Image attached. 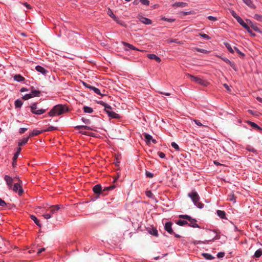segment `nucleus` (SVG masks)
Wrapping results in <instances>:
<instances>
[{"label":"nucleus","instance_id":"052dcab7","mask_svg":"<svg viewBox=\"0 0 262 262\" xmlns=\"http://www.w3.org/2000/svg\"><path fill=\"white\" fill-rule=\"evenodd\" d=\"M45 251V248H42L38 250L37 252V255H39L42 252Z\"/></svg>","mask_w":262,"mask_h":262},{"label":"nucleus","instance_id":"680f3d73","mask_svg":"<svg viewBox=\"0 0 262 262\" xmlns=\"http://www.w3.org/2000/svg\"><path fill=\"white\" fill-rule=\"evenodd\" d=\"M169 42H176L180 44H182V43L180 41H178L177 39L169 40Z\"/></svg>","mask_w":262,"mask_h":262},{"label":"nucleus","instance_id":"bb28decb","mask_svg":"<svg viewBox=\"0 0 262 262\" xmlns=\"http://www.w3.org/2000/svg\"><path fill=\"white\" fill-rule=\"evenodd\" d=\"M42 132L41 131H40V130H33L32 132H31L30 134H29V136H28V137L30 138H31L32 137H34L35 136H37L39 134H40Z\"/></svg>","mask_w":262,"mask_h":262},{"label":"nucleus","instance_id":"f704fd0d","mask_svg":"<svg viewBox=\"0 0 262 262\" xmlns=\"http://www.w3.org/2000/svg\"><path fill=\"white\" fill-rule=\"evenodd\" d=\"M202 255L203 256V257L206 258V259H209V260H211V259H213V258H214V257L213 256H212L211 254H208V253H203L202 254Z\"/></svg>","mask_w":262,"mask_h":262},{"label":"nucleus","instance_id":"a19ab883","mask_svg":"<svg viewBox=\"0 0 262 262\" xmlns=\"http://www.w3.org/2000/svg\"><path fill=\"white\" fill-rule=\"evenodd\" d=\"M254 18L258 21H262V15H261L255 14L254 15Z\"/></svg>","mask_w":262,"mask_h":262},{"label":"nucleus","instance_id":"423d86ee","mask_svg":"<svg viewBox=\"0 0 262 262\" xmlns=\"http://www.w3.org/2000/svg\"><path fill=\"white\" fill-rule=\"evenodd\" d=\"M32 112L35 114L41 115L45 112V110L43 109H37L36 103L33 104L31 106Z\"/></svg>","mask_w":262,"mask_h":262},{"label":"nucleus","instance_id":"5fc2aeb1","mask_svg":"<svg viewBox=\"0 0 262 262\" xmlns=\"http://www.w3.org/2000/svg\"><path fill=\"white\" fill-rule=\"evenodd\" d=\"M55 129H56V128L55 127H54V126H50L48 128H47L46 130H45V131H51V130H55Z\"/></svg>","mask_w":262,"mask_h":262},{"label":"nucleus","instance_id":"338daca9","mask_svg":"<svg viewBox=\"0 0 262 262\" xmlns=\"http://www.w3.org/2000/svg\"><path fill=\"white\" fill-rule=\"evenodd\" d=\"M139 2H140V0H135L134 1V4L135 5H137L139 4Z\"/></svg>","mask_w":262,"mask_h":262},{"label":"nucleus","instance_id":"f3484780","mask_svg":"<svg viewBox=\"0 0 262 262\" xmlns=\"http://www.w3.org/2000/svg\"><path fill=\"white\" fill-rule=\"evenodd\" d=\"M187 5L188 4L186 3L179 2L174 3L172 5V6L174 8H178V7L183 8V7H186L187 6Z\"/></svg>","mask_w":262,"mask_h":262},{"label":"nucleus","instance_id":"58836bf2","mask_svg":"<svg viewBox=\"0 0 262 262\" xmlns=\"http://www.w3.org/2000/svg\"><path fill=\"white\" fill-rule=\"evenodd\" d=\"M83 110L85 113H92L93 112V109L89 106H84Z\"/></svg>","mask_w":262,"mask_h":262},{"label":"nucleus","instance_id":"864d4df0","mask_svg":"<svg viewBox=\"0 0 262 262\" xmlns=\"http://www.w3.org/2000/svg\"><path fill=\"white\" fill-rule=\"evenodd\" d=\"M193 121L198 126H201L203 125V124L201 123V122H200L199 120H193Z\"/></svg>","mask_w":262,"mask_h":262},{"label":"nucleus","instance_id":"de8ad7c7","mask_svg":"<svg viewBox=\"0 0 262 262\" xmlns=\"http://www.w3.org/2000/svg\"><path fill=\"white\" fill-rule=\"evenodd\" d=\"M225 256V253L224 252H219L217 254V256L218 258H222Z\"/></svg>","mask_w":262,"mask_h":262},{"label":"nucleus","instance_id":"6e6d98bb","mask_svg":"<svg viewBox=\"0 0 262 262\" xmlns=\"http://www.w3.org/2000/svg\"><path fill=\"white\" fill-rule=\"evenodd\" d=\"M18 156H19V154L16 153V152L15 154V155H14V157L13 158V160L14 161V162L16 161V160H17Z\"/></svg>","mask_w":262,"mask_h":262},{"label":"nucleus","instance_id":"e433bc0d","mask_svg":"<svg viewBox=\"0 0 262 262\" xmlns=\"http://www.w3.org/2000/svg\"><path fill=\"white\" fill-rule=\"evenodd\" d=\"M225 45L230 53H233L234 52L233 49L232 48L231 45L229 43H225Z\"/></svg>","mask_w":262,"mask_h":262},{"label":"nucleus","instance_id":"603ef678","mask_svg":"<svg viewBox=\"0 0 262 262\" xmlns=\"http://www.w3.org/2000/svg\"><path fill=\"white\" fill-rule=\"evenodd\" d=\"M28 129L27 128H20L19 130V133L20 134H23L25 131H26Z\"/></svg>","mask_w":262,"mask_h":262},{"label":"nucleus","instance_id":"5701e85b","mask_svg":"<svg viewBox=\"0 0 262 262\" xmlns=\"http://www.w3.org/2000/svg\"><path fill=\"white\" fill-rule=\"evenodd\" d=\"M60 209L59 205L51 206L50 207V211L52 214H54Z\"/></svg>","mask_w":262,"mask_h":262},{"label":"nucleus","instance_id":"b1692460","mask_svg":"<svg viewBox=\"0 0 262 262\" xmlns=\"http://www.w3.org/2000/svg\"><path fill=\"white\" fill-rule=\"evenodd\" d=\"M29 139V137L24 138L22 139L21 140H20L18 142V145L19 146H23L25 145L27 142L28 141V140Z\"/></svg>","mask_w":262,"mask_h":262},{"label":"nucleus","instance_id":"8fccbe9b","mask_svg":"<svg viewBox=\"0 0 262 262\" xmlns=\"http://www.w3.org/2000/svg\"><path fill=\"white\" fill-rule=\"evenodd\" d=\"M208 19L211 21H216L217 20V18L215 17L212 16H209L208 17Z\"/></svg>","mask_w":262,"mask_h":262},{"label":"nucleus","instance_id":"2eb2a0df","mask_svg":"<svg viewBox=\"0 0 262 262\" xmlns=\"http://www.w3.org/2000/svg\"><path fill=\"white\" fill-rule=\"evenodd\" d=\"M172 223L171 222H167L165 225V229L169 233L172 234L173 233V230L172 229Z\"/></svg>","mask_w":262,"mask_h":262},{"label":"nucleus","instance_id":"ea45409f","mask_svg":"<svg viewBox=\"0 0 262 262\" xmlns=\"http://www.w3.org/2000/svg\"><path fill=\"white\" fill-rule=\"evenodd\" d=\"M89 88L93 90L97 94L101 95L100 91L98 89L93 86H90Z\"/></svg>","mask_w":262,"mask_h":262},{"label":"nucleus","instance_id":"aec40b11","mask_svg":"<svg viewBox=\"0 0 262 262\" xmlns=\"http://www.w3.org/2000/svg\"><path fill=\"white\" fill-rule=\"evenodd\" d=\"M107 14L108 15L111 17L115 21H116L117 23L118 24H120L121 25H122V24L120 22V21H119V20L118 19V18L116 17V16L114 14L113 12H112V10H111L110 9L108 10V12H107Z\"/></svg>","mask_w":262,"mask_h":262},{"label":"nucleus","instance_id":"39448f33","mask_svg":"<svg viewBox=\"0 0 262 262\" xmlns=\"http://www.w3.org/2000/svg\"><path fill=\"white\" fill-rule=\"evenodd\" d=\"M105 111L110 118L116 119L120 118V116L118 114L111 110V107L110 106H105Z\"/></svg>","mask_w":262,"mask_h":262},{"label":"nucleus","instance_id":"c9c22d12","mask_svg":"<svg viewBox=\"0 0 262 262\" xmlns=\"http://www.w3.org/2000/svg\"><path fill=\"white\" fill-rule=\"evenodd\" d=\"M176 223L181 226L188 224V222L187 221L181 220L177 221Z\"/></svg>","mask_w":262,"mask_h":262},{"label":"nucleus","instance_id":"37998d69","mask_svg":"<svg viewBox=\"0 0 262 262\" xmlns=\"http://www.w3.org/2000/svg\"><path fill=\"white\" fill-rule=\"evenodd\" d=\"M188 196H198V194L196 191H192L191 193L188 194Z\"/></svg>","mask_w":262,"mask_h":262},{"label":"nucleus","instance_id":"a18cd8bd","mask_svg":"<svg viewBox=\"0 0 262 262\" xmlns=\"http://www.w3.org/2000/svg\"><path fill=\"white\" fill-rule=\"evenodd\" d=\"M140 2L144 5L148 6L149 5L148 0H140Z\"/></svg>","mask_w":262,"mask_h":262},{"label":"nucleus","instance_id":"c85d7f7f","mask_svg":"<svg viewBox=\"0 0 262 262\" xmlns=\"http://www.w3.org/2000/svg\"><path fill=\"white\" fill-rule=\"evenodd\" d=\"M31 219L35 222V223L39 227H41V225L40 224L39 221L37 219V217L33 215H30Z\"/></svg>","mask_w":262,"mask_h":262},{"label":"nucleus","instance_id":"2f4dec72","mask_svg":"<svg viewBox=\"0 0 262 262\" xmlns=\"http://www.w3.org/2000/svg\"><path fill=\"white\" fill-rule=\"evenodd\" d=\"M262 255V250L259 249L257 250L254 255V256L256 258H259Z\"/></svg>","mask_w":262,"mask_h":262},{"label":"nucleus","instance_id":"c756f323","mask_svg":"<svg viewBox=\"0 0 262 262\" xmlns=\"http://www.w3.org/2000/svg\"><path fill=\"white\" fill-rule=\"evenodd\" d=\"M14 79L15 81L20 82V81H23L24 80V78L23 76H21L20 75L17 74V75H15L14 76Z\"/></svg>","mask_w":262,"mask_h":262},{"label":"nucleus","instance_id":"20e7f679","mask_svg":"<svg viewBox=\"0 0 262 262\" xmlns=\"http://www.w3.org/2000/svg\"><path fill=\"white\" fill-rule=\"evenodd\" d=\"M40 92L39 91L37 90H33L32 92L29 93L25 95L24 96H23V98L24 100H28L30 98H32L33 97L38 96L40 94Z\"/></svg>","mask_w":262,"mask_h":262},{"label":"nucleus","instance_id":"4d7b16f0","mask_svg":"<svg viewBox=\"0 0 262 262\" xmlns=\"http://www.w3.org/2000/svg\"><path fill=\"white\" fill-rule=\"evenodd\" d=\"M196 51L198 52H202V53H207V51L203 50V49H199V48L196 49Z\"/></svg>","mask_w":262,"mask_h":262},{"label":"nucleus","instance_id":"a878e982","mask_svg":"<svg viewBox=\"0 0 262 262\" xmlns=\"http://www.w3.org/2000/svg\"><path fill=\"white\" fill-rule=\"evenodd\" d=\"M230 13L231 14V15L236 19V20L237 21V22L238 23L239 21H240L242 18L239 17L236 13L233 10H231L230 11Z\"/></svg>","mask_w":262,"mask_h":262},{"label":"nucleus","instance_id":"e2e57ef3","mask_svg":"<svg viewBox=\"0 0 262 262\" xmlns=\"http://www.w3.org/2000/svg\"><path fill=\"white\" fill-rule=\"evenodd\" d=\"M146 194L147 196H150L151 195H153L150 191H147L146 192Z\"/></svg>","mask_w":262,"mask_h":262},{"label":"nucleus","instance_id":"6e6552de","mask_svg":"<svg viewBox=\"0 0 262 262\" xmlns=\"http://www.w3.org/2000/svg\"><path fill=\"white\" fill-rule=\"evenodd\" d=\"M238 23L242 26L244 28H245L247 32L252 36H255V34L252 32V30L250 29L249 27L244 22V21L242 19Z\"/></svg>","mask_w":262,"mask_h":262},{"label":"nucleus","instance_id":"ddd939ff","mask_svg":"<svg viewBox=\"0 0 262 262\" xmlns=\"http://www.w3.org/2000/svg\"><path fill=\"white\" fill-rule=\"evenodd\" d=\"M144 136L147 144H149L151 141L154 143H156V140L154 139L151 135L145 133Z\"/></svg>","mask_w":262,"mask_h":262},{"label":"nucleus","instance_id":"c03bdc74","mask_svg":"<svg viewBox=\"0 0 262 262\" xmlns=\"http://www.w3.org/2000/svg\"><path fill=\"white\" fill-rule=\"evenodd\" d=\"M171 146L172 147H173L176 150H179V147L178 145L175 143V142H172L171 143Z\"/></svg>","mask_w":262,"mask_h":262},{"label":"nucleus","instance_id":"0eeeda50","mask_svg":"<svg viewBox=\"0 0 262 262\" xmlns=\"http://www.w3.org/2000/svg\"><path fill=\"white\" fill-rule=\"evenodd\" d=\"M13 190L15 192H17L18 195H21L23 194L24 190L21 186L17 183L14 184L13 187Z\"/></svg>","mask_w":262,"mask_h":262},{"label":"nucleus","instance_id":"4be33fe9","mask_svg":"<svg viewBox=\"0 0 262 262\" xmlns=\"http://www.w3.org/2000/svg\"><path fill=\"white\" fill-rule=\"evenodd\" d=\"M243 1L249 7L252 8V9L255 8V6L253 4V3L251 1V0H243Z\"/></svg>","mask_w":262,"mask_h":262},{"label":"nucleus","instance_id":"cd10ccee","mask_svg":"<svg viewBox=\"0 0 262 262\" xmlns=\"http://www.w3.org/2000/svg\"><path fill=\"white\" fill-rule=\"evenodd\" d=\"M247 21H249V23L251 24V27L254 30L260 33H262V31L257 26L253 25L250 20H247Z\"/></svg>","mask_w":262,"mask_h":262},{"label":"nucleus","instance_id":"bf43d9fd","mask_svg":"<svg viewBox=\"0 0 262 262\" xmlns=\"http://www.w3.org/2000/svg\"><path fill=\"white\" fill-rule=\"evenodd\" d=\"M159 156L160 158H163L165 157V154H164L163 152H160L159 153Z\"/></svg>","mask_w":262,"mask_h":262},{"label":"nucleus","instance_id":"9b49d317","mask_svg":"<svg viewBox=\"0 0 262 262\" xmlns=\"http://www.w3.org/2000/svg\"><path fill=\"white\" fill-rule=\"evenodd\" d=\"M193 203L196 205L199 208H202L204 207V204L200 202V198H191Z\"/></svg>","mask_w":262,"mask_h":262},{"label":"nucleus","instance_id":"473e14b6","mask_svg":"<svg viewBox=\"0 0 262 262\" xmlns=\"http://www.w3.org/2000/svg\"><path fill=\"white\" fill-rule=\"evenodd\" d=\"M223 60L227 63L230 64V66L235 70H236V67L234 63L231 61H230L229 59L227 58H224Z\"/></svg>","mask_w":262,"mask_h":262},{"label":"nucleus","instance_id":"f8f14e48","mask_svg":"<svg viewBox=\"0 0 262 262\" xmlns=\"http://www.w3.org/2000/svg\"><path fill=\"white\" fill-rule=\"evenodd\" d=\"M76 128L80 129L79 132L83 135H88L87 132L85 131V129H90V127L87 126L81 125V126H77L76 127Z\"/></svg>","mask_w":262,"mask_h":262},{"label":"nucleus","instance_id":"412c9836","mask_svg":"<svg viewBox=\"0 0 262 262\" xmlns=\"http://www.w3.org/2000/svg\"><path fill=\"white\" fill-rule=\"evenodd\" d=\"M5 180L9 187H11L13 183V179L8 176H5Z\"/></svg>","mask_w":262,"mask_h":262},{"label":"nucleus","instance_id":"4468645a","mask_svg":"<svg viewBox=\"0 0 262 262\" xmlns=\"http://www.w3.org/2000/svg\"><path fill=\"white\" fill-rule=\"evenodd\" d=\"M139 19L140 22H141L142 23L144 24L145 25H150L152 23L151 20H150V19H149L148 18L144 17L143 16H139Z\"/></svg>","mask_w":262,"mask_h":262},{"label":"nucleus","instance_id":"4c0bfd02","mask_svg":"<svg viewBox=\"0 0 262 262\" xmlns=\"http://www.w3.org/2000/svg\"><path fill=\"white\" fill-rule=\"evenodd\" d=\"M23 105V102L20 100H16L15 102V106L16 107H20Z\"/></svg>","mask_w":262,"mask_h":262},{"label":"nucleus","instance_id":"09e8293b","mask_svg":"<svg viewBox=\"0 0 262 262\" xmlns=\"http://www.w3.org/2000/svg\"><path fill=\"white\" fill-rule=\"evenodd\" d=\"M6 203L4 201L0 199V206L2 207H4L6 206Z\"/></svg>","mask_w":262,"mask_h":262},{"label":"nucleus","instance_id":"7ed1b4c3","mask_svg":"<svg viewBox=\"0 0 262 262\" xmlns=\"http://www.w3.org/2000/svg\"><path fill=\"white\" fill-rule=\"evenodd\" d=\"M180 218L186 219L189 222L188 225L192 227L195 228L199 227V225L196 224V220L192 219L191 217L188 215H181L179 216Z\"/></svg>","mask_w":262,"mask_h":262},{"label":"nucleus","instance_id":"dca6fc26","mask_svg":"<svg viewBox=\"0 0 262 262\" xmlns=\"http://www.w3.org/2000/svg\"><path fill=\"white\" fill-rule=\"evenodd\" d=\"M102 187L100 185L97 184L94 186L93 190L97 194H100L102 192Z\"/></svg>","mask_w":262,"mask_h":262},{"label":"nucleus","instance_id":"13d9d810","mask_svg":"<svg viewBox=\"0 0 262 262\" xmlns=\"http://www.w3.org/2000/svg\"><path fill=\"white\" fill-rule=\"evenodd\" d=\"M43 216L46 219H49L51 217V215L50 214L47 213L43 215Z\"/></svg>","mask_w":262,"mask_h":262},{"label":"nucleus","instance_id":"3c124183","mask_svg":"<svg viewBox=\"0 0 262 262\" xmlns=\"http://www.w3.org/2000/svg\"><path fill=\"white\" fill-rule=\"evenodd\" d=\"M234 49H235V50L237 52V53L239 55H240L241 56H243V57H244V55H244V53H242V52H241V51H239L237 48H234Z\"/></svg>","mask_w":262,"mask_h":262},{"label":"nucleus","instance_id":"f03ea898","mask_svg":"<svg viewBox=\"0 0 262 262\" xmlns=\"http://www.w3.org/2000/svg\"><path fill=\"white\" fill-rule=\"evenodd\" d=\"M187 76L191 81H194L201 85L207 86L209 84L207 81L202 79L200 77H195L190 74H187Z\"/></svg>","mask_w":262,"mask_h":262},{"label":"nucleus","instance_id":"a211bd4d","mask_svg":"<svg viewBox=\"0 0 262 262\" xmlns=\"http://www.w3.org/2000/svg\"><path fill=\"white\" fill-rule=\"evenodd\" d=\"M147 230L149 234H150L152 235H154L155 236H158V230L156 228H148Z\"/></svg>","mask_w":262,"mask_h":262},{"label":"nucleus","instance_id":"0e129e2a","mask_svg":"<svg viewBox=\"0 0 262 262\" xmlns=\"http://www.w3.org/2000/svg\"><path fill=\"white\" fill-rule=\"evenodd\" d=\"M224 87L227 89V90L229 92H230L231 91V90L229 88V86L227 84H224Z\"/></svg>","mask_w":262,"mask_h":262},{"label":"nucleus","instance_id":"393cba45","mask_svg":"<svg viewBox=\"0 0 262 262\" xmlns=\"http://www.w3.org/2000/svg\"><path fill=\"white\" fill-rule=\"evenodd\" d=\"M35 69L37 71L42 73V74H46L47 72V71L44 68L40 66H36Z\"/></svg>","mask_w":262,"mask_h":262},{"label":"nucleus","instance_id":"7c9ffc66","mask_svg":"<svg viewBox=\"0 0 262 262\" xmlns=\"http://www.w3.org/2000/svg\"><path fill=\"white\" fill-rule=\"evenodd\" d=\"M217 215L221 218V219H225L226 217V213L224 211L222 210H217Z\"/></svg>","mask_w":262,"mask_h":262},{"label":"nucleus","instance_id":"79ce46f5","mask_svg":"<svg viewBox=\"0 0 262 262\" xmlns=\"http://www.w3.org/2000/svg\"><path fill=\"white\" fill-rule=\"evenodd\" d=\"M161 19L169 22H174L176 20L174 18H167L164 17H162Z\"/></svg>","mask_w":262,"mask_h":262},{"label":"nucleus","instance_id":"774afa93","mask_svg":"<svg viewBox=\"0 0 262 262\" xmlns=\"http://www.w3.org/2000/svg\"><path fill=\"white\" fill-rule=\"evenodd\" d=\"M146 174L147 177H149L150 178L152 177L153 174L151 173L146 172Z\"/></svg>","mask_w":262,"mask_h":262},{"label":"nucleus","instance_id":"72a5a7b5","mask_svg":"<svg viewBox=\"0 0 262 262\" xmlns=\"http://www.w3.org/2000/svg\"><path fill=\"white\" fill-rule=\"evenodd\" d=\"M248 124H250L252 127H254V128H255L259 130H261L262 129L261 127H260L259 126H258L256 123H254V122H250V121H249L248 122Z\"/></svg>","mask_w":262,"mask_h":262},{"label":"nucleus","instance_id":"49530a36","mask_svg":"<svg viewBox=\"0 0 262 262\" xmlns=\"http://www.w3.org/2000/svg\"><path fill=\"white\" fill-rule=\"evenodd\" d=\"M199 35L201 36H202V37H203V38H205L206 39H210V37L208 35H206V34H201V33H200Z\"/></svg>","mask_w":262,"mask_h":262},{"label":"nucleus","instance_id":"6ab92c4d","mask_svg":"<svg viewBox=\"0 0 262 262\" xmlns=\"http://www.w3.org/2000/svg\"><path fill=\"white\" fill-rule=\"evenodd\" d=\"M148 58H149L150 59H154L156 60L157 62H161V59L160 57L157 56L156 55L154 54H149L147 55Z\"/></svg>","mask_w":262,"mask_h":262},{"label":"nucleus","instance_id":"1a4fd4ad","mask_svg":"<svg viewBox=\"0 0 262 262\" xmlns=\"http://www.w3.org/2000/svg\"><path fill=\"white\" fill-rule=\"evenodd\" d=\"M122 43L125 46L126 48L124 49L125 51H128L131 50H137L141 52H143V50H140L136 48L135 47H134L133 45H130L128 43L125 42H122Z\"/></svg>","mask_w":262,"mask_h":262},{"label":"nucleus","instance_id":"9d476101","mask_svg":"<svg viewBox=\"0 0 262 262\" xmlns=\"http://www.w3.org/2000/svg\"><path fill=\"white\" fill-rule=\"evenodd\" d=\"M115 187H116V185L114 184L112 185V186H109V187H104V188L103 189H102L101 194L103 195H108V192L109 191H111V190H113L115 188Z\"/></svg>","mask_w":262,"mask_h":262},{"label":"nucleus","instance_id":"69168bd1","mask_svg":"<svg viewBox=\"0 0 262 262\" xmlns=\"http://www.w3.org/2000/svg\"><path fill=\"white\" fill-rule=\"evenodd\" d=\"M24 5L28 9H31V7L30 6V5H29L28 3H24Z\"/></svg>","mask_w":262,"mask_h":262},{"label":"nucleus","instance_id":"f257e3e1","mask_svg":"<svg viewBox=\"0 0 262 262\" xmlns=\"http://www.w3.org/2000/svg\"><path fill=\"white\" fill-rule=\"evenodd\" d=\"M68 109L65 105L60 104L55 105L49 113L50 116L53 117L58 116L65 113L68 111Z\"/></svg>","mask_w":262,"mask_h":262}]
</instances>
